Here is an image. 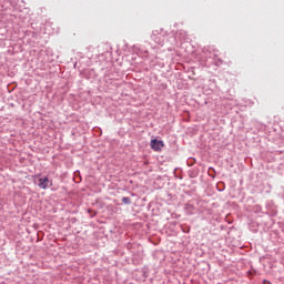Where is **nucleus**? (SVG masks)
I'll return each instance as SVG.
<instances>
[{
  "instance_id": "obj_4",
  "label": "nucleus",
  "mask_w": 284,
  "mask_h": 284,
  "mask_svg": "<svg viewBox=\"0 0 284 284\" xmlns=\"http://www.w3.org/2000/svg\"><path fill=\"white\" fill-rule=\"evenodd\" d=\"M267 283H270V282H267V281H264V284H267Z\"/></svg>"
},
{
  "instance_id": "obj_2",
  "label": "nucleus",
  "mask_w": 284,
  "mask_h": 284,
  "mask_svg": "<svg viewBox=\"0 0 284 284\" xmlns=\"http://www.w3.org/2000/svg\"><path fill=\"white\" fill-rule=\"evenodd\" d=\"M38 187H40V190H48V187H52V182L48 178H40Z\"/></svg>"
},
{
  "instance_id": "obj_1",
  "label": "nucleus",
  "mask_w": 284,
  "mask_h": 284,
  "mask_svg": "<svg viewBox=\"0 0 284 284\" xmlns=\"http://www.w3.org/2000/svg\"><path fill=\"white\" fill-rule=\"evenodd\" d=\"M150 146L152 150H154V152H161V150L165 148V143H163L161 140L153 139L151 140Z\"/></svg>"
},
{
  "instance_id": "obj_3",
  "label": "nucleus",
  "mask_w": 284,
  "mask_h": 284,
  "mask_svg": "<svg viewBox=\"0 0 284 284\" xmlns=\"http://www.w3.org/2000/svg\"><path fill=\"white\" fill-rule=\"evenodd\" d=\"M122 203L125 205H130L132 203V200L130 197H122Z\"/></svg>"
},
{
  "instance_id": "obj_5",
  "label": "nucleus",
  "mask_w": 284,
  "mask_h": 284,
  "mask_svg": "<svg viewBox=\"0 0 284 284\" xmlns=\"http://www.w3.org/2000/svg\"><path fill=\"white\" fill-rule=\"evenodd\" d=\"M266 284H270V282H268V283H266Z\"/></svg>"
}]
</instances>
